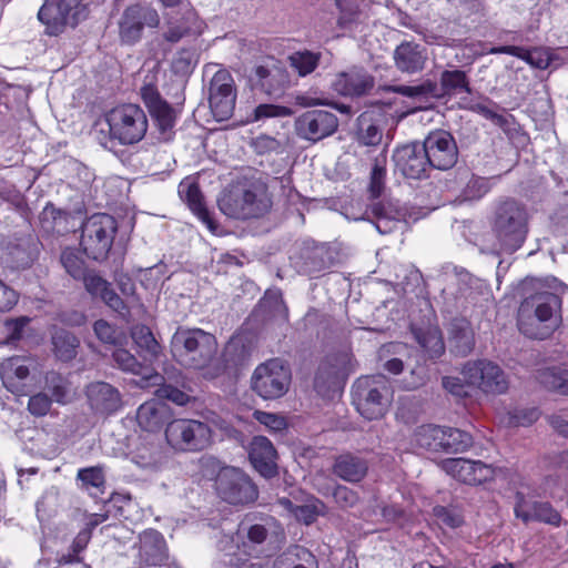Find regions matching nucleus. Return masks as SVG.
Segmentation results:
<instances>
[{
	"instance_id": "f257e3e1",
	"label": "nucleus",
	"mask_w": 568,
	"mask_h": 568,
	"mask_svg": "<svg viewBox=\"0 0 568 568\" xmlns=\"http://www.w3.org/2000/svg\"><path fill=\"white\" fill-rule=\"evenodd\" d=\"M217 205L227 217L247 221L260 219L268 213L272 202L267 196V185L258 179L237 178L221 193Z\"/></svg>"
},
{
	"instance_id": "f03ea898",
	"label": "nucleus",
	"mask_w": 568,
	"mask_h": 568,
	"mask_svg": "<svg viewBox=\"0 0 568 568\" xmlns=\"http://www.w3.org/2000/svg\"><path fill=\"white\" fill-rule=\"evenodd\" d=\"M561 304V297L548 291L526 297L519 307V331L530 338H547L558 326L552 317L555 313H560Z\"/></svg>"
},
{
	"instance_id": "7ed1b4c3",
	"label": "nucleus",
	"mask_w": 568,
	"mask_h": 568,
	"mask_svg": "<svg viewBox=\"0 0 568 568\" xmlns=\"http://www.w3.org/2000/svg\"><path fill=\"white\" fill-rule=\"evenodd\" d=\"M173 356L185 367L202 371L217 354L215 335L202 328L179 327L172 336Z\"/></svg>"
},
{
	"instance_id": "20e7f679",
	"label": "nucleus",
	"mask_w": 568,
	"mask_h": 568,
	"mask_svg": "<svg viewBox=\"0 0 568 568\" xmlns=\"http://www.w3.org/2000/svg\"><path fill=\"white\" fill-rule=\"evenodd\" d=\"M491 231L500 248L513 253L519 250L528 234V213L526 207L514 199L496 204L491 221Z\"/></svg>"
},
{
	"instance_id": "39448f33",
	"label": "nucleus",
	"mask_w": 568,
	"mask_h": 568,
	"mask_svg": "<svg viewBox=\"0 0 568 568\" xmlns=\"http://www.w3.org/2000/svg\"><path fill=\"white\" fill-rule=\"evenodd\" d=\"M393 398L389 379L383 374L358 377L352 386V403L366 419L384 417Z\"/></svg>"
},
{
	"instance_id": "423d86ee",
	"label": "nucleus",
	"mask_w": 568,
	"mask_h": 568,
	"mask_svg": "<svg viewBox=\"0 0 568 568\" xmlns=\"http://www.w3.org/2000/svg\"><path fill=\"white\" fill-rule=\"evenodd\" d=\"M110 138L122 145L140 142L146 134L149 122L144 110L133 103L113 108L105 115Z\"/></svg>"
},
{
	"instance_id": "0eeeda50",
	"label": "nucleus",
	"mask_w": 568,
	"mask_h": 568,
	"mask_svg": "<svg viewBox=\"0 0 568 568\" xmlns=\"http://www.w3.org/2000/svg\"><path fill=\"white\" fill-rule=\"evenodd\" d=\"M291 383V368L278 357L258 364L251 376V389L264 400L283 397L288 392Z\"/></svg>"
},
{
	"instance_id": "6e6552de",
	"label": "nucleus",
	"mask_w": 568,
	"mask_h": 568,
	"mask_svg": "<svg viewBox=\"0 0 568 568\" xmlns=\"http://www.w3.org/2000/svg\"><path fill=\"white\" fill-rule=\"evenodd\" d=\"M214 488L217 496L233 506H246L258 498V488L242 469L233 466H223L219 469Z\"/></svg>"
},
{
	"instance_id": "1a4fd4ad",
	"label": "nucleus",
	"mask_w": 568,
	"mask_h": 568,
	"mask_svg": "<svg viewBox=\"0 0 568 568\" xmlns=\"http://www.w3.org/2000/svg\"><path fill=\"white\" fill-rule=\"evenodd\" d=\"M115 232V220L111 215H93L82 226L80 245L89 258L104 260L112 247Z\"/></svg>"
},
{
	"instance_id": "9d476101",
	"label": "nucleus",
	"mask_w": 568,
	"mask_h": 568,
	"mask_svg": "<svg viewBox=\"0 0 568 568\" xmlns=\"http://www.w3.org/2000/svg\"><path fill=\"white\" fill-rule=\"evenodd\" d=\"M212 430L206 423L195 419H174L165 427L168 444L180 452H200L211 443Z\"/></svg>"
},
{
	"instance_id": "9b49d317",
	"label": "nucleus",
	"mask_w": 568,
	"mask_h": 568,
	"mask_svg": "<svg viewBox=\"0 0 568 568\" xmlns=\"http://www.w3.org/2000/svg\"><path fill=\"white\" fill-rule=\"evenodd\" d=\"M83 0H44L38 19L49 36L62 33L67 26L77 27L87 17Z\"/></svg>"
},
{
	"instance_id": "f8f14e48",
	"label": "nucleus",
	"mask_w": 568,
	"mask_h": 568,
	"mask_svg": "<svg viewBox=\"0 0 568 568\" xmlns=\"http://www.w3.org/2000/svg\"><path fill=\"white\" fill-rule=\"evenodd\" d=\"M159 23L155 9L140 3L128 6L118 21L120 41L133 45L141 40L145 27L156 28Z\"/></svg>"
},
{
	"instance_id": "ddd939ff",
	"label": "nucleus",
	"mask_w": 568,
	"mask_h": 568,
	"mask_svg": "<svg viewBox=\"0 0 568 568\" xmlns=\"http://www.w3.org/2000/svg\"><path fill=\"white\" fill-rule=\"evenodd\" d=\"M420 143L432 169L447 171L456 165L459 151L450 132L430 131Z\"/></svg>"
},
{
	"instance_id": "4468645a",
	"label": "nucleus",
	"mask_w": 568,
	"mask_h": 568,
	"mask_svg": "<svg viewBox=\"0 0 568 568\" xmlns=\"http://www.w3.org/2000/svg\"><path fill=\"white\" fill-rule=\"evenodd\" d=\"M465 381L486 394H503L508 389L504 371L490 361L468 362L463 367Z\"/></svg>"
},
{
	"instance_id": "2eb2a0df",
	"label": "nucleus",
	"mask_w": 568,
	"mask_h": 568,
	"mask_svg": "<svg viewBox=\"0 0 568 568\" xmlns=\"http://www.w3.org/2000/svg\"><path fill=\"white\" fill-rule=\"evenodd\" d=\"M31 368L34 361L29 356L14 355L0 363V378L3 387L16 396H28L33 385Z\"/></svg>"
},
{
	"instance_id": "dca6fc26",
	"label": "nucleus",
	"mask_w": 568,
	"mask_h": 568,
	"mask_svg": "<svg viewBox=\"0 0 568 568\" xmlns=\"http://www.w3.org/2000/svg\"><path fill=\"white\" fill-rule=\"evenodd\" d=\"M236 88L232 74L221 69L216 71L210 83L209 103L216 121L229 120L234 112Z\"/></svg>"
},
{
	"instance_id": "f3484780",
	"label": "nucleus",
	"mask_w": 568,
	"mask_h": 568,
	"mask_svg": "<svg viewBox=\"0 0 568 568\" xmlns=\"http://www.w3.org/2000/svg\"><path fill=\"white\" fill-rule=\"evenodd\" d=\"M337 128V116L325 110L306 111L295 120L297 135L313 143L331 136Z\"/></svg>"
},
{
	"instance_id": "a211bd4d",
	"label": "nucleus",
	"mask_w": 568,
	"mask_h": 568,
	"mask_svg": "<svg viewBox=\"0 0 568 568\" xmlns=\"http://www.w3.org/2000/svg\"><path fill=\"white\" fill-rule=\"evenodd\" d=\"M393 161L395 170L406 179H426L432 170L422 143L416 141L397 146L393 153Z\"/></svg>"
},
{
	"instance_id": "6ab92c4d",
	"label": "nucleus",
	"mask_w": 568,
	"mask_h": 568,
	"mask_svg": "<svg viewBox=\"0 0 568 568\" xmlns=\"http://www.w3.org/2000/svg\"><path fill=\"white\" fill-rule=\"evenodd\" d=\"M440 466L446 474L467 485H481L494 479L493 465L481 460L447 458Z\"/></svg>"
},
{
	"instance_id": "aec40b11",
	"label": "nucleus",
	"mask_w": 568,
	"mask_h": 568,
	"mask_svg": "<svg viewBox=\"0 0 568 568\" xmlns=\"http://www.w3.org/2000/svg\"><path fill=\"white\" fill-rule=\"evenodd\" d=\"M514 515L523 524L531 521L559 527L562 523L560 513L549 501L529 503L523 491L515 493Z\"/></svg>"
},
{
	"instance_id": "412c9836",
	"label": "nucleus",
	"mask_w": 568,
	"mask_h": 568,
	"mask_svg": "<svg viewBox=\"0 0 568 568\" xmlns=\"http://www.w3.org/2000/svg\"><path fill=\"white\" fill-rule=\"evenodd\" d=\"M140 95L158 129L162 133L172 130L176 122L175 110L162 98L156 84L144 82Z\"/></svg>"
},
{
	"instance_id": "4be33fe9",
	"label": "nucleus",
	"mask_w": 568,
	"mask_h": 568,
	"mask_svg": "<svg viewBox=\"0 0 568 568\" xmlns=\"http://www.w3.org/2000/svg\"><path fill=\"white\" fill-rule=\"evenodd\" d=\"M374 85V77L362 68H352L337 73L332 84L338 94L351 98L368 94Z\"/></svg>"
},
{
	"instance_id": "5701e85b",
	"label": "nucleus",
	"mask_w": 568,
	"mask_h": 568,
	"mask_svg": "<svg viewBox=\"0 0 568 568\" xmlns=\"http://www.w3.org/2000/svg\"><path fill=\"white\" fill-rule=\"evenodd\" d=\"M256 87L271 97H281L290 85V74L285 68L272 59L271 64H260L253 70Z\"/></svg>"
},
{
	"instance_id": "b1692460",
	"label": "nucleus",
	"mask_w": 568,
	"mask_h": 568,
	"mask_svg": "<svg viewBox=\"0 0 568 568\" xmlns=\"http://www.w3.org/2000/svg\"><path fill=\"white\" fill-rule=\"evenodd\" d=\"M81 281L84 284L85 291L92 298H99L106 306L121 315L130 314V308L113 290L112 284L103 278L97 271L90 270Z\"/></svg>"
},
{
	"instance_id": "393cba45",
	"label": "nucleus",
	"mask_w": 568,
	"mask_h": 568,
	"mask_svg": "<svg viewBox=\"0 0 568 568\" xmlns=\"http://www.w3.org/2000/svg\"><path fill=\"white\" fill-rule=\"evenodd\" d=\"M85 395L91 409L99 414L111 415L122 406L120 392L105 382L89 384Z\"/></svg>"
},
{
	"instance_id": "a878e982",
	"label": "nucleus",
	"mask_w": 568,
	"mask_h": 568,
	"mask_svg": "<svg viewBox=\"0 0 568 568\" xmlns=\"http://www.w3.org/2000/svg\"><path fill=\"white\" fill-rule=\"evenodd\" d=\"M179 194L190 211L205 224L210 231L215 232L217 230L219 225L206 207L204 195L197 181L183 180L179 185Z\"/></svg>"
},
{
	"instance_id": "bb28decb",
	"label": "nucleus",
	"mask_w": 568,
	"mask_h": 568,
	"mask_svg": "<svg viewBox=\"0 0 568 568\" xmlns=\"http://www.w3.org/2000/svg\"><path fill=\"white\" fill-rule=\"evenodd\" d=\"M248 458L255 470L263 477L273 478L278 474L277 453L268 438L254 437L250 445Z\"/></svg>"
},
{
	"instance_id": "cd10ccee",
	"label": "nucleus",
	"mask_w": 568,
	"mask_h": 568,
	"mask_svg": "<svg viewBox=\"0 0 568 568\" xmlns=\"http://www.w3.org/2000/svg\"><path fill=\"white\" fill-rule=\"evenodd\" d=\"M139 558L150 567L163 566L169 559V549L163 535L155 529H146L140 535Z\"/></svg>"
},
{
	"instance_id": "c85d7f7f",
	"label": "nucleus",
	"mask_w": 568,
	"mask_h": 568,
	"mask_svg": "<svg viewBox=\"0 0 568 568\" xmlns=\"http://www.w3.org/2000/svg\"><path fill=\"white\" fill-rule=\"evenodd\" d=\"M301 272L310 278H318L335 264L334 252L327 244H317L302 255Z\"/></svg>"
},
{
	"instance_id": "c756f323",
	"label": "nucleus",
	"mask_w": 568,
	"mask_h": 568,
	"mask_svg": "<svg viewBox=\"0 0 568 568\" xmlns=\"http://www.w3.org/2000/svg\"><path fill=\"white\" fill-rule=\"evenodd\" d=\"M332 473L344 481L357 484L368 473V462L353 453H343L334 458Z\"/></svg>"
},
{
	"instance_id": "7c9ffc66",
	"label": "nucleus",
	"mask_w": 568,
	"mask_h": 568,
	"mask_svg": "<svg viewBox=\"0 0 568 568\" xmlns=\"http://www.w3.org/2000/svg\"><path fill=\"white\" fill-rule=\"evenodd\" d=\"M251 356V346L244 337L234 335L224 346L222 352V366L215 368V373L210 377L222 375L226 371L237 369L244 366Z\"/></svg>"
},
{
	"instance_id": "2f4dec72",
	"label": "nucleus",
	"mask_w": 568,
	"mask_h": 568,
	"mask_svg": "<svg viewBox=\"0 0 568 568\" xmlns=\"http://www.w3.org/2000/svg\"><path fill=\"white\" fill-rule=\"evenodd\" d=\"M427 57L425 49L415 42L404 41L394 51L396 68L405 73H416L424 69Z\"/></svg>"
},
{
	"instance_id": "473e14b6",
	"label": "nucleus",
	"mask_w": 568,
	"mask_h": 568,
	"mask_svg": "<svg viewBox=\"0 0 568 568\" xmlns=\"http://www.w3.org/2000/svg\"><path fill=\"white\" fill-rule=\"evenodd\" d=\"M169 408L159 400H148L140 405L136 412L139 426L149 433L158 432L168 419Z\"/></svg>"
},
{
	"instance_id": "72a5a7b5",
	"label": "nucleus",
	"mask_w": 568,
	"mask_h": 568,
	"mask_svg": "<svg viewBox=\"0 0 568 568\" xmlns=\"http://www.w3.org/2000/svg\"><path fill=\"white\" fill-rule=\"evenodd\" d=\"M383 139L381 114L365 111L357 118L356 140L361 145L377 146Z\"/></svg>"
},
{
	"instance_id": "f704fd0d",
	"label": "nucleus",
	"mask_w": 568,
	"mask_h": 568,
	"mask_svg": "<svg viewBox=\"0 0 568 568\" xmlns=\"http://www.w3.org/2000/svg\"><path fill=\"white\" fill-rule=\"evenodd\" d=\"M131 337L138 347V353L148 364L156 362L162 354V346L155 339L151 328L144 324H136L131 328Z\"/></svg>"
},
{
	"instance_id": "c9c22d12",
	"label": "nucleus",
	"mask_w": 568,
	"mask_h": 568,
	"mask_svg": "<svg viewBox=\"0 0 568 568\" xmlns=\"http://www.w3.org/2000/svg\"><path fill=\"white\" fill-rule=\"evenodd\" d=\"M470 80L464 70H444L439 77L438 99L456 97L460 93L471 94Z\"/></svg>"
},
{
	"instance_id": "e433bc0d",
	"label": "nucleus",
	"mask_w": 568,
	"mask_h": 568,
	"mask_svg": "<svg viewBox=\"0 0 568 568\" xmlns=\"http://www.w3.org/2000/svg\"><path fill=\"white\" fill-rule=\"evenodd\" d=\"M193 16L194 13L190 9H185L183 12L182 9H179L164 13L166 31L163 33V38L171 43L179 42L190 33V22Z\"/></svg>"
},
{
	"instance_id": "4c0bfd02",
	"label": "nucleus",
	"mask_w": 568,
	"mask_h": 568,
	"mask_svg": "<svg viewBox=\"0 0 568 568\" xmlns=\"http://www.w3.org/2000/svg\"><path fill=\"white\" fill-rule=\"evenodd\" d=\"M51 342L55 357L62 362H70L75 358L80 341L78 337L64 329L54 327L51 334Z\"/></svg>"
},
{
	"instance_id": "58836bf2",
	"label": "nucleus",
	"mask_w": 568,
	"mask_h": 568,
	"mask_svg": "<svg viewBox=\"0 0 568 568\" xmlns=\"http://www.w3.org/2000/svg\"><path fill=\"white\" fill-rule=\"evenodd\" d=\"M322 53L312 50H297L287 57L290 68L301 78L312 74L320 65Z\"/></svg>"
},
{
	"instance_id": "ea45409f",
	"label": "nucleus",
	"mask_w": 568,
	"mask_h": 568,
	"mask_svg": "<svg viewBox=\"0 0 568 568\" xmlns=\"http://www.w3.org/2000/svg\"><path fill=\"white\" fill-rule=\"evenodd\" d=\"M164 377L159 373H153L150 376H146V382L149 385H158L159 387L155 390V395L161 399H168L179 406H184L192 400V396L185 392L180 389L176 386L171 384L163 383Z\"/></svg>"
},
{
	"instance_id": "a19ab883",
	"label": "nucleus",
	"mask_w": 568,
	"mask_h": 568,
	"mask_svg": "<svg viewBox=\"0 0 568 568\" xmlns=\"http://www.w3.org/2000/svg\"><path fill=\"white\" fill-rule=\"evenodd\" d=\"M538 381L546 389L568 396V369L545 368L538 373Z\"/></svg>"
},
{
	"instance_id": "79ce46f5",
	"label": "nucleus",
	"mask_w": 568,
	"mask_h": 568,
	"mask_svg": "<svg viewBox=\"0 0 568 568\" xmlns=\"http://www.w3.org/2000/svg\"><path fill=\"white\" fill-rule=\"evenodd\" d=\"M442 450L463 453L473 445V437L469 433L458 428L443 427Z\"/></svg>"
},
{
	"instance_id": "37998d69",
	"label": "nucleus",
	"mask_w": 568,
	"mask_h": 568,
	"mask_svg": "<svg viewBox=\"0 0 568 568\" xmlns=\"http://www.w3.org/2000/svg\"><path fill=\"white\" fill-rule=\"evenodd\" d=\"M452 351L459 356L468 355L474 346L475 338L468 325H455L449 337Z\"/></svg>"
},
{
	"instance_id": "c03bdc74",
	"label": "nucleus",
	"mask_w": 568,
	"mask_h": 568,
	"mask_svg": "<svg viewBox=\"0 0 568 568\" xmlns=\"http://www.w3.org/2000/svg\"><path fill=\"white\" fill-rule=\"evenodd\" d=\"M443 436L442 426L426 424L417 427L415 432V442L419 447L438 452L442 449Z\"/></svg>"
},
{
	"instance_id": "a18cd8bd",
	"label": "nucleus",
	"mask_w": 568,
	"mask_h": 568,
	"mask_svg": "<svg viewBox=\"0 0 568 568\" xmlns=\"http://www.w3.org/2000/svg\"><path fill=\"white\" fill-rule=\"evenodd\" d=\"M386 90L407 98L438 99V84L429 79L416 85H389Z\"/></svg>"
},
{
	"instance_id": "49530a36",
	"label": "nucleus",
	"mask_w": 568,
	"mask_h": 568,
	"mask_svg": "<svg viewBox=\"0 0 568 568\" xmlns=\"http://www.w3.org/2000/svg\"><path fill=\"white\" fill-rule=\"evenodd\" d=\"M113 359L118 364V366L125 372L141 375L146 379V376H150V366L151 364L143 362H139L134 355H132L129 351L124 348H118L113 352Z\"/></svg>"
},
{
	"instance_id": "de8ad7c7",
	"label": "nucleus",
	"mask_w": 568,
	"mask_h": 568,
	"mask_svg": "<svg viewBox=\"0 0 568 568\" xmlns=\"http://www.w3.org/2000/svg\"><path fill=\"white\" fill-rule=\"evenodd\" d=\"M491 178L471 174L466 185L462 190L460 196L465 201H478L491 190Z\"/></svg>"
},
{
	"instance_id": "09e8293b",
	"label": "nucleus",
	"mask_w": 568,
	"mask_h": 568,
	"mask_svg": "<svg viewBox=\"0 0 568 568\" xmlns=\"http://www.w3.org/2000/svg\"><path fill=\"white\" fill-rule=\"evenodd\" d=\"M385 179H386V158L382 155L381 158H376L374 165L372 168L369 184H368V194L371 199H378L385 187Z\"/></svg>"
},
{
	"instance_id": "8fccbe9b",
	"label": "nucleus",
	"mask_w": 568,
	"mask_h": 568,
	"mask_svg": "<svg viewBox=\"0 0 568 568\" xmlns=\"http://www.w3.org/2000/svg\"><path fill=\"white\" fill-rule=\"evenodd\" d=\"M61 264L65 272L74 280H82L90 271L87 270L85 262L75 250L65 248L60 256Z\"/></svg>"
},
{
	"instance_id": "3c124183",
	"label": "nucleus",
	"mask_w": 568,
	"mask_h": 568,
	"mask_svg": "<svg viewBox=\"0 0 568 568\" xmlns=\"http://www.w3.org/2000/svg\"><path fill=\"white\" fill-rule=\"evenodd\" d=\"M77 479L87 489L95 488L102 490L105 486V475L102 466L80 468L77 473Z\"/></svg>"
},
{
	"instance_id": "603ef678",
	"label": "nucleus",
	"mask_w": 568,
	"mask_h": 568,
	"mask_svg": "<svg viewBox=\"0 0 568 568\" xmlns=\"http://www.w3.org/2000/svg\"><path fill=\"white\" fill-rule=\"evenodd\" d=\"M375 220H376V229L379 233L386 234L390 232V223L395 221L393 216V211L389 206H387L384 202L378 201L374 202L367 210Z\"/></svg>"
},
{
	"instance_id": "864d4df0",
	"label": "nucleus",
	"mask_w": 568,
	"mask_h": 568,
	"mask_svg": "<svg viewBox=\"0 0 568 568\" xmlns=\"http://www.w3.org/2000/svg\"><path fill=\"white\" fill-rule=\"evenodd\" d=\"M459 106L465 110L473 111L483 118L490 120L495 124L503 126L507 123L506 118L503 114L497 113L493 109H490L486 103L474 102L473 100H467L463 98L459 102Z\"/></svg>"
},
{
	"instance_id": "5fc2aeb1",
	"label": "nucleus",
	"mask_w": 568,
	"mask_h": 568,
	"mask_svg": "<svg viewBox=\"0 0 568 568\" xmlns=\"http://www.w3.org/2000/svg\"><path fill=\"white\" fill-rule=\"evenodd\" d=\"M332 496L335 504L342 509L353 508L359 501L358 493L344 485H336L333 489Z\"/></svg>"
},
{
	"instance_id": "6e6d98bb",
	"label": "nucleus",
	"mask_w": 568,
	"mask_h": 568,
	"mask_svg": "<svg viewBox=\"0 0 568 568\" xmlns=\"http://www.w3.org/2000/svg\"><path fill=\"white\" fill-rule=\"evenodd\" d=\"M52 406V398L45 393H37L31 395L28 400V410L34 417L45 416Z\"/></svg>"
},
{
	"instance_id": "4d7b16f0",
	"label": "nucleus",
	"mask_w": 568,
	"mask_h": 568,
	"mask_svg": "<svg viewBox=\"0 0 568 568\" xmlns=\"http://www.w3.org/2000/svg\"><path fill=\"white\" fill-rule=\"evenodd\" d=\"M254 417L260 424L264 425L271 432L281 433L287 428L286 418L281 415L256 410L254 413Z\"/></svg>"
},
{
	"instance_id": "13d9d810",
	"label": "nucleus",
	"mask_w": 568,
	"mask_h": 568,
	"mask_svg": "<svg viewBox=\"0 0 568 568\" xmlns=\"http://www.w3.org/2000/svg\"><path fill=\"white\" fill-rule=\"evenodd\" d=\"M529 57L526 62L537 69L546 70L551 62L557 59L556 54L549 48H534L529 50Z\"/></svg>"
},
{
	"instance_id": "bf43d9fd",
	"label": "nucleus",
	"mask_w": 568,
	"mask_h": 568,
	"mask_svg": "<svg viewBox=\"0 0 568 568\" xmlns=\"http://www.w3.org/2000/svg\"><path fill=\"white\" fill-rule=\"evenodd\" d=\"M49 390L51 393L52 400L58 404H67L69 396L68 382L62 378L59 374H53L49 379Z\"/></svg>"
},
{
	"instance_id": "052dcab7",
	"label": "nucleus",
	"mask_w": 568,
	"mask_h": 568,
	"mask_svg": "<svg viewBox=\"0 0 568 568\" xmlns=\"http://www.w3.org/2000/svg\"><path fill=\"white\" fill-rule=\"evenodd\" d=\"M292 110L285 105L262 103L254 109V119L261 120L266 118H283L290 116Z\"/></svg>"
},
{
	"instance_id": "680f3d73",
	"label": "nucleus",
	"mask_w": 568,
	"mask_h": 568,
	"mask_svg": "<svg viewBox=\"0 0 568 568\" xmlns=\"http://www.w3.org/2000/svg\"><path fill=\"white\" fill-rule=\"evenodd\" d=\"M93 331L97 337L104 344L116 343V328L105 320H98L93 324Z\"/></svg>"
},
{
	"instance_id": "e2e57ef3",
	"label": "nucleus",
	"mask_w": 568,
	"mask_h": 568,
	"mask_svg": "<svg viewBox=\"0 0 568 568\" xmlns=\"http://www.w3.org/2000/svg\"><path fill=\"white\" fill-rule=\"evenodd\" d=\"M443 386L444 388L450 393L452 395L465 398L469 396V384L466 382L464 383L459 377L455 376H445L443 377Z\"/></svg>"
},
{
	"instance_id": "0e129e2a",
	"label": "nucleus",
	"mask_w": 568,
	"mask_h": 568,
	"mask_svg": "<svg viewBox=\"0 0 568 568\" xmlns=\"http://www.w3.org/2000/svg\"><path fill=\"white\" fill-rule=\"evenodd\" d=\"M494 478L498 477L501 480L507 481L509 485H519L523 481V476L520 475L516 465L511 466H494Z\"/></svg>"
},
{
	"instance_id": "69168bd1",
	"label": "nucleus",
	"mask_w": 568,
	"mask_h": 568,
	"mask_svg": "<svg viewBox=\"0 0 568 568\" xmlns=\"http://www.w3.org/2000/svg\"><path fill=\"white\" fill-rule=\"evenodd\" d=\"M434 514L444 525L450 528H458L464 524V517L447 507L437 506L434 508Z\"/></svg>"
},
{
	"instance_id": "338daca9",
	"label": "nucleus",
	"mask_w": 568,
	"mask_h": 568,
	"mask_svg": "<svg viewBox=\"0 0 568 568\" xmlns=\"http://www.w3.org/2000/svg\"><path fill=\"white\" fill-rule=\"evenodd\" d=\"M19 301V294L0 281V312L11 311Z\"/></svg>"
},
{
	"instance_id": "774afa93",
	"label": "nucleus",
	"mask_w": 568,
	"mask_h": 568,
	"mask_svg": "<svg viewBox=\"0 0 568 568\" xmlns=\"http://www.w3.org/2000/svg\"><path fill=\"white\" fill-rule=\"evenodd\" d=\"M540 417V410L536 407L517 410L514 416V423L518 426H530Z\"/></svg>"
}]
</instances>
